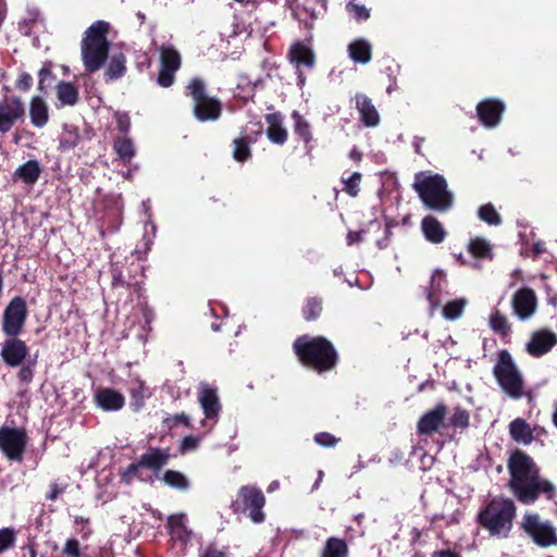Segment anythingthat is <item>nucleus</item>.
I'll use <instances>...</instances> for the list:
<instances>
[{
  "label": "nucleus",
  "mask_w": 557,
  "mask_h": 557,
  "mask_svg": "<svg viewBox=\"0 0 557 557\" xmlns=\"http://www.w3.org/2000/svg\"><path fill=\"white\" fill-rule=\"evenodd\" d=\"M507 468L508 487L520 504L533 505L541 495L547 500L556 497L557 487L552 481L541 475L540 467L525 451L519 448L511 451Z\"/></svg>",
  "instance_id": "obj_1"
},
{
  "label": "nucleus",
  "mask_w": 557,
  "mask_h": 557,
  "mask_svg": "<svg viewBox=\"0 0 557 557\" xmlns=\"http://www.w3.org/2000/svg\"><path fill=\"white\" fill-rule=\"evenodd\" d=\"M298 361L306 368L323 374L336 369L339 355L331 341L324 336H298L293 343Z\"/></svg>",
  "instance_id": "obj_2"
},
{
  "label": "nucleus",
  "mask_w": 557,
  "mask_h": 557,
  "mask_svg": "<svg viewBox=\"0 0 557 557\" xmlns=\"http://www.w3.org/2000/svg\"><path fill=\"white\" fill-rule=\"evenodd\" d=\"M516 515L517 506L511 498L496 496L479 511L476 522L491 536L506 539L512 530Z\"/></svg>",
  "instance_id": "obj_3"
},
{
  "label": "nucleus",
  "mask_w": 557,
  "mask_h": 557,
  "mask_svg": "<svg viewBox=\"0 0 557 557\" xmlns=\"http://www.w3.org/2000/svg\"><path fill=\"white\" fill-rule=\"evenodd\" d=\"M109 23L97 21L84 33L82 40V60L88 73L99 71L108 60L110 42L107 38Z\"/></svg>",
  "instance_id": "obj_4"
},
{
  "label": "nucleus",
  "mask_w": 557,
  "mask_h": 557,
  "mask_svg": "<svg viewBox=\"0 0 557 557\" xmlns=\"http://www.w3.org/2000/svg\"><path fill=\"white\" fill-rule=\"evenodd\" d=\"M412 187L424 206L431 210L446 212L453 206V194L448 190L446 180L441 174L425 176L423 172H419L416 174Z\"/></svg>",
  "instance_id": "obj_5"
},
{
  "label": "nucleus",
  "mask_w": 557,
  "mask_h": 557,
  "mask_svg": "<svg viewBox=\"0 0 557 557\" xmlns=\"http://www.w3.org/2000/svg\"><path fill=\"white\" fill-rule=\"evenodd\" d=\"M5 336L7 339L1 345L0 357L7 367L20 368L16 377L21 384L28 386L35 376L36 358L27 359L29 348L25 341L18 338V335Z\"/></svg>",
  "instance_id": "obj_6"
},
{
  "label": "nucleus",
  "mask_w": 557,
  "mask_h": 557,
  "mask_svg": "<svg viewBox=\"0 0 557 557\" xmlns=\"http://www.w3.org/2000/svg\"><path fill=\"white\" fill-rule=\"evenodd\" d=\"M492 372L498 386L508 397L513 400L522 398L524 379L509 350L500 349L497 352Z\"/></svg>",
  "instance_id": "obj_7"
},
{
  "label": "nucleus",
  "mask_w": 557,
  "mask_h": 557,
  "mask_svg": "<svg viewBox=\"0 0 557 557\" xmlns=\"http://www.w3.org/2000/svg\"><path fill=\"white\" fill-rule=\"evenodd\" d=\"M185 95L193 100V113L199 122L216 121L223 107L220 99L208 95L207 85L200 77H193L185 87Z\"/></svg>",
  "instance_id": "obj_8"
},
{
  "label": "nucleus",
  "mask_w": 557,
  "mask_h": 557,
  "mask_svg": "<svg viewBox=\"0 0 557 557\" xmlns=\"http://www.w3.org/2000/svg\"><path fill=\"white\" fill-rule=\"evenodd\" d=\"M520 529L532 542L542 548L557 546V530L548 520H542L536 512H525Z\"/></svg>",
  "instance_id": "obj_9"
},
{
  "label": "nucleus",
  "mask_w": 557,
  "mask_h": 557,
  "mask_svg": "<svg viewBox=\"0 0 557 557\" xmlns=\"http://www.w3.org/2000/svg\"><path fill=\"white\" fill-rule=\"evenodd\" d=\"M264 504L265 497L259 488L245 485L238 490L236 498L232 502L231 508L234 513L248 512L252 522L261 523L265 519V515L262 511Z\"/></svg>",
  "instance_id": "obj_10"
},
{
  "label": "nucleus",
  "mask_w": 557,
  "mask_h": 557,
  "mask_svg": "<svg viewBox=\"0 0 557 557\" xmlns=\"http://www.w3.org/2000/svg\"><path fill=\"white\" fill-rule=\"evenodd\" d=\"M28 436L24 428L0 426V451L12 461H22Z\"/></svg>",
  "instance_id": "obj_11"
},
{
  "label": "nucleus",
  "mask_w": 557,
  "mask_h": 557,
  "mask_svg": "<svg viewBox=\"0 0 557 557\" xmlns=\"http://www.w3.org/2000/svg\"><path fill=\"white\" fill-rule=\"evenodd\" d=\"M28 317L26 300L21 296L13 297L5 306L2 314L1 330L4 335H21Z\"/></svg>",
  "instance_id": "obj_12"
},
{
  "label": "nucleus",
  "mask_w": 557,
  "mask_h": 557,
  "mask_svg": "<svg viewBox=\"0 0 557 557\" xmlns=\"http://www.w3.org/2000/svg\"><path fill=\"white\" fill-rule=\"evenodd\" d=\"M159 52L160 69L157 76V83L163 88H169L174 84L175 74L181 69L182 57L171 45H162L159 48Z\"/></svg>",
  "instance_id": "obj_13"
},
{
  "label": "nucleus",
  "mask_w": 557,
  "mask_h": 557,
  "mask_svg": "<svg viewBox=\"0 0 557 557\" xmlns=\"http://www.w3.org/2000/svg\"><path fill=\"white\" fill-rule=\"evenodd\" d=\"M25 117V106L18 96H4L0 100V134L9 133Z\"/></svg>",
  "instance_id": "obj_14"
},
{
  "label": "nucleus",
  "mask_w": 557,
  "mask_h": 557,
  "mask_svg": "<svg viewBox=\"0 0 557 557\" xmlns=\"http://www.w3.org/2000/svg\"><path fill=\"white\" fill-rule=\"evenodd\" d=\"M510 305L515 317L520 321H528L537 309L536 294L531 287H520L513 293Z\"/></svg>",
  "instance_id": "obj_15"
},
{
  "label": "nucleus",
  "mask_w": 557,
  "mask_h": 557,
  "mask_svg": "<svg viewBox=\"0 0 557 557\" xmlns=\"http://www.w3.org/2000/svg\"><path fill=\"white\" fill-rule=\"evenodd\" d=\"M557 345V334L548 327L533 331L525 344V351L533 358H542Z\"/></svg>",
  "instance_id": "obj_16"
},
{
  "label": "nucleus",
  "mask_w": 557,
  "mask_h": 557,
  "mask_svg": "<svg viewBox=\"0 0 557 557\" xmlns=\"http://www.w3.org/2000/svg\"><path fill=\"white\" fill-rule=\"evenodd\" d=\"M286 4L290 9L293 17L308 30L313 28L318 17L315 7L320 5L323 9L326 7L325 0H286Z\"/></svg>",
  "instance_id": "obj_17"
},
{
  "label": "nucleus",
  "mask_w": 557,
  "mask_h": 557,
  "mask_svg": "<svg viewBox=\"0 0 557 557\" xmlns=\"http://www.w3.org/2000/svg\"><path fill=\"white\" fill-rule=\"evenodd\" d=\"M448 408L444 403H437L431 410L424 412L417 422L419 435L432 436L441 428L446 426L445 420Z\"/></svg>",
  "instance_id": "obj_18"
},
{
  "label": "nucleus",
  "mask_w": 557,
  "mask_h": 557,
  "mask_svg": "<svg viewBox=\"0 0 557 557\" xmlns=\"http://www.w3.org/2000/svg\"><path fill=\"white\" fill-rule=\"evenodd\" d=\"M288 58L297 69L298 85L304 86L306 83V76L304 75L301 67L313 69L315 64L314 51L302 41L294 42L288 51Z\"/></svg>",
  "instance_id": "obj_19"
},
{
  "label": "nucleus",
  "mask_w": 557,
  "mask_h": 557,
  "mask_svg": "<svg viewBox=\"0 0 557 557\" xmlns=\"http://www.w3.org/2000/svg\"><path fill=\"white\" fill-rule=\"evenodd\" d=\"M505 111V104L496 98H487L476 104V114L480 122L488 128L495 127L500 122Z\"/></svg>",
  "instance_id": "obj_20"
},
{
  "label": "nucleus",
  "mask_w": 557,
  "mask_h": 557,
  "mask_svg": "<svg viewBox=\"0 0 557 557\" xmlns=\"http://www.w3.org/2000/svg\"><path fill=\"white\" fill-rule=\"evenodd\" d=\"M355 108L359 113L360 122L367 127H375L380 124L381 117L372 99L363 92H357L354 97Z\"/></svg>",
  "instance_id": "obj_21"
},
{
  "label": "nucleus",
  "mask_w": 557,
  "mask_h": 557,
  "mask_svg": "<svg viewBox=\"0 0 557 557\" xmlns=\"http://www.w3.org/2000/svg\"><path fill=\"white\" fill-rule=\"evenodd\" d=\"M95 403L104 411H117L124 407L125 398L116 389L104 387L96 392Z\"/></svg>",
  "instance_id": "obj_22"
},
{
  "label": "nucleus",
  "mask_w": 557,
  "mask_h": 557,
  "mask_svg": "<svg viewBox=\"0 0 557 557\" xmlns=\"http://www.w3.org/2000/svg\"><path fill=\"white\" fill-rule=\"evenodd\" d=\"M488 326L498 335L503 343L509 344L512 335V324L499 309H493L488 317Z\"/></svg>",
  "instance_id": "obj_23"
},
{
  "label": "nucleus",
  "mask_w": 557,
  "mask_h": 557,
  "mask_svg": "<svg viewBox=\"0 0 557 557\" xmlns=\"http://www.w3.org/2000/svg\"><path fill=\"white\" fill-rule=\"evenodd\" d=\"M170 449H161L158 447H148L147 451L139 458V465L143 468L150 469L153 472L161 470L170 460Z\"/></svg>",
  "instance_id": "obj_24"
},
{
  "label": "nucleus",
  "mask_w": 557,
  "mask_h": 557,
  "mask_svg": "<svg viewBox=\"0 0 557 557\" xmlns=\"http://www.w3.org/2000/svg\"><path fill=\"white\" fill-rule=\"evenodd\" d=\"M268 127L265 131L269 140L276 145H284L288 139V132L283 126V116L280 112L265 115Z\"/></svg>",
  "instance_id": "obj_25"
},
{
  "label": "nucleus",
  "mask_w": 557,
  "mask_h": 557,
  "mask_svg": "<svg viewBox=\"0 0 557 557\" xmlns=\"http://www.w3.org/2000/svg\"><path fill=\"white\" fill-rule=\"evenodd\" d=\"M421 232L428 242L435 245L442 244L447 237L443 224L433 215H426L422 219Z\"/></svg>",
  "instance_id": "obj_26"
},
{
  "label": "nucleus",
  "mask_w": 557,
  "mask_h": 557,
  "mask_svg": "<svg viewBox=\"0 0 557 557\" xmlns=\"http://www.w3.org/2000/svg\"><path fill=\"white\" fill-rule=\"evenodd\" d=\"M198 399L207 419H214L219 416L221 404L216 389L209 385H203L198 395Z\"/></svg>",
  "instance_id": "obj_27"
},
{
  "label": "nucleus",
  "mask_w": 557,
  "mask_h": 557,
  "mask_svg": "<svg viewBox=\"0 0 557 557\" xmlns=\"http://www.w3.org/2000/svg\"><path fill=\"white\" fill-rule=\"evenodd\" d=\"M508 429L511 440L516 443L530 445L534 441V429L523 418L513 419Z\"/></svg>",
  "instance_id": "obj_28"
},
{
  "label": "nucleus",
  "mask_w": 557,
  "mask_h": 557,
  "mask_svg": "<svg viewBox=\"0 0 557 557\" xmlns=\"http://www.w3.org/2000/svg\"><path fill=\"white\" fill-rule=\"evenodd\" d=\"M41 174V168L37 160H28L21 164L12 174L14 182L21 181L26 185H34Z\"/></svg>",
  "instance_id": "obj_29"
},
{
  "label": "nucleus",
  "mask_w": 557,
  "mask_h": 557,
  "mask_svg": "<svg viewBox=\"0 0 557 557\" xmlns=\"http://www.w3.org/2000/svg\"><path fill=\"white\" fill-rule=\"evenodd\" d=\"M347 50L349 58L355 63L367 64L372 59V46L363 38L351 41Z\"/></svg>",
  "instance_id": "obj_30"
},
{
  "label": "nucleus",
  "mask_w": 557,
  "mask_h": 557,
  "mask_svg": "<svg viewBox=\"0 0 557 557\" xmlns=\"http://www.w3.org/2000/svg\"><path fill=\"white\" fill-rule=\"evenodd\" d=\"M29 117L35 127L41 128L49 121V109L46 101L39 97L34 96L29 103Z\"/></svg>",
  "instance_id": "obj_31"
},
{
  "label": "nucleus",
  "mask_w": 557,
  "mask_h": 557,
  "mask_svg": "<svg viewBox=\"0 0 557 557\" xmlns=\"http://www.w3.org/2000/svg\"><path fill=\"white\" fill-rule=\"evenodd\" d=\"M83 140L79 128L73 124H64L59 138V150L70 151L77 147Z\"/></svg>",
  "instance_id": "obj_32"
},
{
  "label": "nucleus",
  "mask_w": 557,
  "mask_h": 557,
  "mask_svg": "<svg viewBox=\"0 0 557 557\" xmlns=\"http://www.w3.org/2000/svg\"><path fill=\"white\" fill-rule=\"evenodd\" d=\"M292 116L294 120V133L305 143V148L307 150V153L310 154L312 151L311 141L313 139L310 124L297 111H294Z\"/></svg>",
  "instance_id": "obj_33"
},
{
  "label": "nucleus",
  "mask_w": 557,
  "mask_h": 557,
  "mask_svg": "<svg viewBox=\"0 0 557 557\" xmlns=\"http://www.w3.org/2000/svg\"><path fill=\"white\" fill-rule=\"evenodd\" d=\"M55 89L58 100L62 104L74 106L78 102V89L73 83L61 81L58 83Z\"/></svg>",
  "instance_id": "obj_34"
},
{
  "label": "nucleus",
  "mask_w": 557,
  "mask_h": 557,
  "mask_svg": "<svg viewBox=\"0 0 557 557\" xmlns=\"http://www.w3.org/2000/svg\"><path fill=\"white\" fill-rule=\"evenodd\" d=\"M126 73V57L120 52L113 54L104 72L106 82L115 81Z\"/></svg>",
  "instance_id": "obj_35"
},
{
  "label": "nucleus",
  "mask_w": 557,
  "mask_h": 557,
  "mask_svg": "<svg viewBox=\"0 0 557 557\" xmlns=\"http://www.w3.org/2000/svg\"><path fill=\"white\" fill-rule=\"evenodd\" d=\"M113 150L124 164L132 161L135 156L134 143L128 137H116L113 141Z\"/></svg>",
  "instance_id": "obj_36"
},
{
  "label": "nucleus",
  "mask_w": 557,
  "mask_h": 557,
  "mask_svg": "<svg viewBox=\"0 0 557 557\" xmlns=\"http://www.w3.org/2000/svg\"><path fill=\"white\" fill-rule=\"evenodd\" d=\"M349 549L343 539L329 537L322 550L321 557H348Z\"/></svg>",
  "instance_id": "obj_37"
},
{
  "label": "nucleus",
  "mask_w": 557,
  "mask_h": 557,
  "mask_svg": "<svg viewBox=\"0 0 557 557\" xmlns=\"http://www.w3.org/2000/svg\"><path fill=\"white\" fill-rule=\"evenodd\" d=\"M252 139L249 136H242L233 140V158L240 163L248 161L251 158V144Z\"/></svg>",
  "instance_id": "obj_38"
},
{
  "label": "nucleus",
  "mask_w": 557,
  "mask_h": 557,
  "mask_svg": "<svg viewBox=\"0 0 557 557\" xmlns=\"http://www.w3.org/2000/svg\"><path fill=\"white\" fill-rule=\"evenodd\" d=\"M323 310V301L320 297H309L302 306L301 313L306 321H315L320 318Z\"/></svg>",
  "instance_id": "obj_39"
},
{
  "label": "nucleus",
  "mask_w": 557,
  "mask_h": 557,
  "mask_svg": "<svg viewBox=\"0 0 557 557\" xmlns=\"http://www.w3.org/2000/svg\"><path fill=\"white\" fill-rule=\"evenodd\" d=\"M163 482L170 487L186 491L189 487L188 479L176 470H166L163 474Z\"/></svg>",
  "instance_id": "obj_40"
},
{
  "label": "nucleus",
  "mask_w": 557,
  "mask_h": 557,
  "mask_svg": "<svg viewBox=\"0 0 557 557\" xmlns=\"http://www.w3.org/2000/svg\"><path fill=\"white\" fill-rule=\"evenodd\" d=\"M468 250L475 258H487L491 256L492 248L486 239L475 237L469 242Z\"/></svg>",
  "instance_id": "obj_41"
},
{
  "label": "nucleus",
  "mask_w": 557,
  "mask_h": 557,
  "mask_svg": "<svg viewBox=\"0 0 557 557\" xmlns=\"http://www.w3.org/2000/svg\"><path fill=\"white\" fill-rule=\"evenodd\" d=\"M478 216L488 225L497 226L502 224V216L491 202L482 205L479 208Z\"/></svg>",
  "instance_id": "obj_42"
},
{
  "label": "nucleus",
  "mask_w": 557,
  "mask_h": 557,
  "mask_svg": "<svg viewBox=\"0 0 557 557\" xmlns=\"http://www.w3.org/2000/svg\"><path fill=\"white\" fill-rule=\"evenodd\" d=\"M466 307V300L462 298L448 301L443 308V317L446 320H456L461 317Z\"/></svg>",
  "instance_id": "obj_43"
},
{
  "label": "nucleus",
  "mask_w": 557,
  "mask_h": 557,
  "mask_svg": "<svg viewBox=\"0 0 557 557\" xmlns=\"http://www.w3.org/2000/svg\"><path fill=\"white\" fill-rule=\"evenodd\" d=\"M449 424L461 430L467 429L470 424L469 411L461 406H456L454 408V413L449 419Z\"/></svg>",
  "instance_id": "obj_44"
},
{
  "label": "nucleus",
  "mask_w": 557,
  "mask_h": 557,
  "mask_svg": "<svg viewBox=\"0 0 557 557\" xmlns=\"http://www.w3.org/2000/svg\"><path fill=\"white\" fill-rule=\"evenodd\" d=\"M111 276H112V287L113 288H119V287L129 288V287L136 286L138 284V282L131 276L128 278H126L123 275V272L119 267H113L111 269Z\"/></svg>",
  "instance_id": "obj_45"
},
{
  "label": "nucleus",
  "mask_w": 557,
  "mask_h": 557,
  "mask_svg": "<svg viewBox=\"0 0 557 557\" xmlns=\"http://www.w3.org/2000/svg\"><path fill=\"white\" fill-rule=\"evenodd\" d=\"M362 175L359 172H354L348 178H343L344 191L350 197H357L360 191V183Z\"/></svg>",
  "instance_id": "obj_46"
},
{
  "label": "nucleus",
  "mask_w": 557,
  "mask_h": 557,
  "mask_svg": "<svg viewBox=\"0 0 557 557\" xmlns=\"http://www.w3.org/2000/svg\"><path fill=\"white\" fill-rule=\"evenodd\" d=\"M146 391H147V387L145 386L144 382H141V381L136 382L129 388V394L133 399V405H135L137 408H140L144 406Z\"/></svg>",
  "instance_id": "obj_47"
},
{
  "label": "nucleus",
  "mask_w": 557,
  "mask_h": 557,
  "mask_svg": "<svg viewBox=\"0 0 557 557\" xmlns=\"http://www.w3.org/2000/svg\"><path fill=\"white\" fill-rule=\"evenodd\" d=\"M15 544L14 530L3 528L0 530V554L13 547Z\"/></svg>",
  "instance_id": "obj_48"
},
{
  "label": "nucleus",
  "mask_w": 557,
  "mask_h": 557,
  "mask_svg": "<svg viewBox=\"0 0 557 557\" xmlns=\"http://www.w3.org/2000/svg\"><path fill=\"white\" fill-rule=\"evenodd\" d=\"M38 89L42 92H46L47 89L50 87L51 79L54 78L50 65L42 66L38 73Z\"/></svg>",
  "instance_id": "obj_49"
},
{
  "label": "nucleus",
  "mask_w": 557,
  "mask_h": 557,
  "mask_svg": "<svg viewBox=\"0 0 557 557\" xmlns=\"http://www.w3.org/2000/svg\"><path fill=\"white\" fill-rule=\"evenodd\" d=\"M163 422L169 429H172L178 424H183L186 428L190 426L189 417L187 414H185L184 412L170 416V417L165 418Z\"/></svg>",
  "instance_id": "obj_50"
},
{
  "label": "nucleus",
  "mask_w": 557,
  "mask_h": 557,
  "mask_svg": "<svg viewBox=\"0 0 557 557\" xmlns=\"http://www.w3.org/2000/svg\"><path fill=\"white\" fill-rule=\"evenodd\" d=\"M347 10L357 21H366L370 16V11L364 5H360L357 3L349 2L347 4Z\"/></svg>",
  "instance_id": "obj_51"
},
{
  "label": "nucleus",
  "mask_w": 557,
  "mask_h": 557,
  "mask_svg": "<svg viewBox=\"0 0 557 557\" xmlns=\"http://www.w3.org/2000/svg\"><path fill=\"white\" fill-rule=\"evenodd\" d=\"M314 442L322 447H333L339 442V438L329 432H320L314 435Z\"/></svg>",
  "instance_id": "obj_52"
},
{
  "label": "nucleus",
  "mask_w": 557,
  "mask_h": 557,
  "mask_svg": "<svg viewBox=\"0 0 557 557\" xmlns=\"http://www.w3.org/2000/svg\"><path fill=\"white\" fill-rule=\"evenodd\" d=\"M140 468H143V466L139 465V460L137 462L129 463L121 474L122 481L129 484L134 478L138 476V471Z\"/></svg>",
  "instance_id": "obj_53"
},
{
  "label": "nucleus",
  "mask_w": 557,
  "mask_h": 557,
  "mask_svg": "<svg viewBox=\"0 0 557 557\" xmlns=\"http://www.w3.org/2000/svg\"><path fill=\"white\" fill-rule=\"evenodd\" d=\"M16 88L21 91H28L33 86V77L30 74L23 72L18 75L15 84Z\"/></svg>",
  "instance_id": "obj_54"
},
{
  "label": "nucleus",
  "mask_w": 557,
  "mask_h": 557,
  "mask_svg": "<svg viewBox=\"0 0 557 557\" xmlns=\"http://www.w3.org/2000/svg\"><path fill=\"white\" fill-rule=\"evenodd\" d=\"M63 553L70 557H81L78 541L76 539H69L64 545Z\"/></svg>",
  "instance_id": "obj_55"
},
{
  "label": "nucleus",
  "mask_w": 557,
  "mask_h": 557,
  "mask_svg": "<svg viewBox=\"0 0 557 557\" xmlns=\"http://www.w3.org/2000/svg\"><path fill=\"white\" fill-rule=\"evenodd\" d=\"M199 440L196 436L187 435L185 436L180 445V451L185 454L187 451L194 450L198 447Z\"/></svg>",
  "instance_id": "obj_56"
},
{
  "label": "nucleus",
  "mask_w": 557,
  "mask_h": 557,
  "mask_svg": "<svg viewBox=\"0 0 557 557\" xmlns=\"http://www.w3.org/2000/svg\"><path fill=\"white\" fill-rule=\"evenodd\" d=\"M199 557H227V553L210 544L200 553Z\"/></svg>",
  "instance_id": "obj_57"
},
{
  "label": "nucleus",
  "mask_w": 557,
  "mask_h": 557,
  "mask_svg": "<svg viewBox=\"0 0 557 557\" xmlns=\"http://www.w3.org/2000/svg\"><path fill=\"white\" fill-rule=\"evenodd\" d=\"M117 131L122 134H127L131 128V120L127 114H119L116 117Z\"/></svg>",
  "instance_id": "obj_58"
},
{
  "label": "nucleus",
  "mask_w": 557,
  "mask_h": 557,
  "mask_svg": "<svg viewBox=\"0 0 557 557\" xmlns=\"http://www.w3.org/2000/svg\"><path fill=\"white\" fill-rule=\"evenodd\" d=\"M63 492L64 487H60L58 483L52 482L49 485V492L46 494V499L55 500Z\"/></svg>",
  "instance_id": "obj_59"
},
{
  "label": "nucleus",
  "mask_w": 557,
  "mask_h": 557,
  "mask_svg": "<svg viewBox=\"0 0 557 557\" xmlns=\"http://www.w3.org/2000/svg\"><path fill=\"white\" fill-rule=\"evenodd\" d=\"M360 242H362V232L350 231L347 234V243L349 245H352V244H356V243H360Z\"/></svg>",
  "instance_id": "obj_60"
},
{
  "label": "nucleus",
  "mask_w": 557,
  "mask_h": 557,
  "mask_svg": "<svg viewBox=\"0 0 557 557\" xmlns=\"http://www.w3.org/2000/svg\"><path fill=\"white\" fill-rule=\"evenodd\" d=\"M432 557H460V555L450 549H444L434 552Z\"/></svg>",
  "instance_id": "obj_61"
},
{
  "label": "nucleus",
  "mask_w": 557,
  "mask_h": 557,
  "mask_svg": "<svg viewBox=\"0 0 557 557\" xmlns=\"http://www.w3.org/2000/svg\"><path fill=\"white\" fill-rule=\"evenodd\" d=\"M552 422L554 426L557 429V401L554 404V410L552 413Z\"/></svg>",
  "instance_id": "obj_62"
},
{
  "label": "nucleus",
  "mask_w": 557,
  "mask_h": 557,
  "mask_svg": "<svg viewBox=\"0 0 557 557\" xmlns=\"http://www.w3.org/2000/svg\"><path fill=\"white\" fill-rule=\"evenodd\" d=\"M144 315L147 322H149L150 318L152 317V310L149 308L144 309Z\"/></svg>",
  "instance_id": "obj_63"
},
{
  "label": "nucleus",
  "mask_w": 557,
  "mask_h": 557,
  "mask_svg": "<svg viewBox=\"0 0 557 557\" xmlns=\"http://www.w3.org/2000/svg\"><path fill=\"white\" fill-rule=\"evenodd\" d=\"M533 249H534L535 253H537V255L543 251L541 244H535Z\"/></svg>",
  "instance_id": "obj_64"
}]
</instances>
